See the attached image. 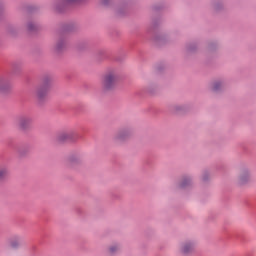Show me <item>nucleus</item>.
I'll list each match as a JSON object with an SVG mask.
<instances>
[{"label": "nucleus", "instance_id": "1", "mask_svg": "<svg viewBox=\"0 0 256 256\" xmlns=\"http://www.w3.org/2000/svg\"><path fill=\"white\" fill-rule=\"evenodd\" d=\"M113 83H115V76L113 75H108L104 79V87L106 89H111L113 87Z\"/></svg>", "mask_w": 256, "mask_h": 256}, {"label": "nucleus", "instance_id": "2", "mask_svg": "<svg viewBox=\"0 0 256 256\" xmlns=\"http://www.w3.org/2000/svg\"><path fill=\"white\" fill-rule=\"evenodd\" d=\"M47 95V88H40L37 91V97L38 99H43V97H45Z\"/></svg>", "mask_w": 256, "mask_h": 256}, {"label": "nucleus", "instance_id": "3", "mask_svg": "<svg viewBox=\"0 0 256 256\" xmlns=\"http://www.w3.org/2000/svg\"><path fill=\"white\" fill-rule=\"evenodd\" d=\"M30 121L29 119H22L20 120V127L21 129H25V127H27V125H29Z\"/></svg>", "mask_w": 256, "mask_h": 256}, {"label": "nucleus", "instance_id": "4", "mask_svg": "<svg viewBox=\"0 0 256 256\" xmlns=\"http://www.w3.org/2000/svg\"><path fill=\"white\" fill-rule=\"evenodd\" d=\"M67 139H71V135H69V134H62V135L59 137V140H60V141H67Z\"/></svg>", "mask_w": 256, "mask_h": 256}, {"label": "nucleus", "instance_id": "5", "mask_svg": "<svg viewBox=\"0 0 256 256\" xmlns=\"http://www.w3.org/2000/svg\"><path fill=\"white\" fill-rule=\"evenodd\" d=\"M5 175H7V170H5V169L0 170V179H3V177H5Z\"/></svg>", "mask_w": 256, "mask_h": 256}, {"label": "nucleus", "instance_id": "6", "mask_svg": "<svg viewBox=\"0 0 256 256\" xmlns=\"http://www.w3.org/2000/svg\"><path fill=\"white\" fill-rule=\"evenodd\" d=\"M219 87H221V83L216 82V83L214 84V86H213V90H214V91H217V90L219 89Z\"/></svg>", "mask_w": 256, "mask_h": 256}, {"label": "nucleus", "instance_id": "7", "mask_svg": "<svg viewBox=\"0 0 256 256\" xmlns=\"http://www.w3.org/2000/svg\"><path fill=\"white\" fill-rule=\"evenodd\" d=\"M191 249V245H186V246H184V248H183V252L184 253H189V250Z\"/></svg>", "mask_w": 256, "mask_h": 256}, {"label": "nucleus", "instance_id": "8", "mask_svg": "<svg viewBox=\"0 0 256 256\" xmlns=\"http://www.w3.org/2000/svg\"><path fill=\"white\" fill-rule=\"evenodd\" d=\"M116 250H117L116 247H111V248H110V253H115Z\"/></svg>", "mask_w": 256, "mask_h": 256}, {"label": "nucleus", "instance_id": "9", "mask_svg": "<svg viewBox=\"0 0 256 256\" xmlns=\"http://www.w3.org/2000/svg\"><path fill=\"white\" fill-rule=\"evenodd\" d=\"M185 185H187V183H185V182H183V183L181 184L182 187H185Z\"/></svg>", "mask_w": 256, "mask_h": 256}, {"label": "nucleus", "instance_id": "10", "mask_svg": "<svg viewBox=\"0 0 256 256\" xmlns=\"http://www.w3.org/2000/svg\"><path fill=\"white\" fill-rule=\"evenodd\" d=\"M12 247H17V244H15V243H12Z\"/></svg>", "mask_w": 256, "mask_h": 256}, {"label": "nucleus", "instance_id": "11", "mask_svg": "<svg viewBox=\"0 0 256 256\" xmlns=\"http://www.w3.org/2000/svg\"><path fill=\"white\" fill-rule=\"evenodd\" d=\"M103 3L105 4V3H107L105 0H103Z\"/></svg>", "mask_w": 256, "mask_h": 256}, {"label": "nucleus", "instance_id": "12", "mask_svg": "<svg viewBox=\"0 0 256 256\" xmlns=\"http://www.w3.org/2000/svg\"><path fill=\"white\" fill-rule=\"evenodd\" d=\"M68 1H77V0H68Z\"/></svg>", "mask_w": 256, "mask_h": 256}]
</instances>
